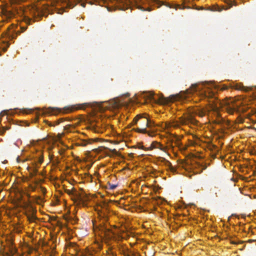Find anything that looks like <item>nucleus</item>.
<instances>
[{
	"label": "nucleus",
	"mask_w": 256,
	"mask_h": 256,
	"mask_svg": "<svg viewBox=\"0 0 256 256\" xmlns=\"http://www.w3.org/2000/svg\"><path fill=\"white\" fill-rule=\"evenodd\" d=\"M144 0H92L87 2L90 4H95L102 6V4H112L111 6H106L108 11L111 12L113 10H125L130 6H134L139 9H142V4Z\"/></svg>",
	"instance_id": "1"
},
{
	"label": "nucleus",
	"mask_w": 256,
	"mask_h": 256,
	"mask_svg": "<svg viewBox=\"0 0 256 256\" xmlns=\"http://www.w3.org/2000/svg\"><path fill=\"white\" fill-rule=\"evenodd\" d=\"M106 103V102H87L84 103L82 104H77L70 106H66L62 110L58 108H48V112L52 113L54 114H56L58 113L62 112L64 114L70 113L74 112L77 110H84L86 108L90 107L93 108L94 110L102 112L104 111L108 106H104V104Z\"/></svg>",
	"instance_id": "2"
},
{
	"label": "nucleus",
	"mask_w": 256,
	"mask_h": 256,
	"mask_svg": "<svg viewBox=\"0 0 256 256\" xmlns=\"http://www.w3.org/2000/svg\"><path fill=\"white\" fill-rule=\"evenodd\" d=\"M140 120H142V122L144 125H146V128H135L134 129V131L139 133L147 134L149 136H153L156 130V124L155 122L148 118L146 114H139L134 118L132 124L135 125L137 124L138 122Z\"/></svg>",
	"instance_id": "3"
},
{
	"label": "nucleus",
	"mask_w": 256,
	"mask_h": 256,
	"mask_svg": "<svg viewBox=\"0 0 256 256\" xmlns=\"http://www.w3.org/2000/svg\"><path fill=\"white\" fill-rule=\"evenodd\" d=\"M48 10H49L48 6H45L43 8H42L33 5L30 7L26 8L25 10H21L20 12H22V14L24 15V19L26 22L27 24H30L31 20L26 16L28 13L30 14L34 18H36L44 16V12Z\"/></svg>",
	"instance_id": "4"
},
{
	"label": "nucleus",
	"mask_w": 256,
	"mask_h": 256,
	"mask_svg": "<svg viewBox=\"0 0 256 256\" xmlns=\"http://www.w3.org/2000/svg\"><path fill=\"white\" fill-rule=\"evenodd\" d=\"M186 96H181L180 95L171 96L169 98H165L162 95L158 96V98L154 96L152 92H147L144 94V98L146 100H154L158 104H166L172 101L178 100L180 98H184Z\"/></svg>",
	"instance_id": "5"
},
{
	"label": "nucleus",
	"mask_w": 256,
	"mask_h": 256,
	"mask_svg": "<svg viewBox=\"0 0 256 256\" xmlns=\"http://www.w3.org/2000/svg\"><path fill=\"white\" fill-rule=\"evenodd\" d=\"M205 86L203 84H192L190 88L186 91L185 94H190L196 92H199L202 98H213L214 96V92L210 88H205Z\"/></svg>",
	"instance_id": "6"
},
{
	"label": "nucleus",
	"mask_w": 256,
	"mask_h": 256,
	"mask_svg": "<svg viewBox=\"0 0 256 256\" xmlns=\"http://www.w3.org/2000/svg\"><path fill=\"white\" fill-rule=\"evenodd\" d=\"M198 121L194 118L192 114H188L184 116L180 117L178 120H172L166 123V126L167 128L173 127L178 128L180 125H188L190 124L195 125Z\"/></svg>",
	"instance_id": "7"
},
{
	"label": "nucleus",
	"mask_w": 256,
	"mask_h": 256,
	"mask_svg": "<svg viewBox=\"0 0 256 256\" xmlns=\"http://www.w3.org/2000/svg\"><path fill=\"white\" fill-rule=\"evenodd\" d=\"M30 160L31 161L32 166H28L27 170L29 172L30 178H32L37 174L38 168L43 162L42 152H38L34 156L30 158Z\"/></svg>",
	"instance_id": "8"
},
{
	"label": "nucleus",
	"mask_w": 256,
	"mask_h": 256,
	"mask_svg": "<svg viewBox=\"0 0 256 256\" xmlns=\"http://www.w3.org/2000/svg\"><path fill=\"white\" fill-rule=\"evenodd\" d=\"M225 109L227 112L233 114L235 112H240L239 108L240 102H236L234 99L228 100L224 102Z\"/></svg>",
	"instance_id": "9"
},
{
	"label": "nucleus",
	"mask_w": 256,
	"mask_h": 256,
	"mask_svg": "<svg viewBox=\"0 0 256 256\" xmlns=\"http://www.w3.org/2000/svg\"><path fill=\"white\" fill-rule=\"evenodd\" d=\"M88 197L86 194L83 192H78L74 194V201H78L83 205H84L86 202L88 200Z\"/></svg>",
	"instance_id": "10"
},
{
	"label": "nucleus",
	"mask_w": 256,
	"mask_h": 256,
	"mask_svg": "<svg viewBox=\"0 0 256 256\" xmlns=\"http://www.w3.org/2000/svg\"><path fill=\"white\" fill-rule=\"evenodd\" d=\"M100 230L104 233L105 236L108 239L112 238L115 234V232L112 230L108 228L106 225L102 226Z\"/></svg>",
	"instance_id": "11"
},
{
	"label": "nucleus",
	"mask_w": 256,
	"mask_h": 256,
	"mask_svg": "<svg viewBox=\"0 0 256 256\" xmlns=\"http://www.w3.org/2000/svg\"><path fill=\"white\" fill-rule=\"evenodd\" d=\"M124 102H122V100L118 98H115L114 100H111L110 102V104L114 108H118L122 106Z\"/></svg>",
	"instance_id": "12"
},
{
	"label": "nucleus",
	"mask_w": 256,
	"mask_h": 256,
	"mask_svg": "<svg viewBox=\"0 0 256 256\" xmlns=\"http://www.w3.org/2000/svg\"><path fill=\"white\" fill-rule=\"evenodd\" d=\"M225 2L227 4V8H226V10L230 8L233 5H237L235 2H233L232 0H226ZM223 9H225V8H220L218 6H217L215 10L221 12Z\"/></svg>",
	"instance_id": "13"
},
{
	"label": "nucleus",
	"mask_w": 256,
	"mask_h": 256,
	"mask_svg": "<svg viewBox=\"0 0 256 256\" xmlns=\"http://www.w3.org/2000/svg\"><path fill=\"white\" fill-rule=\"evenodd\" d=\"M2 14L3 16L4 17V18H6V20L10 19L14 16V12L10 10H2Z\"/></svg>",
	"instance_id": "14"
},
{
	"label": "nucleus",
	"mask_w": 256,
	"mask_h": 256,
	"mask_svg": "<svg viewBox=\"0 0 256 256\" xmlns=\"http://www.w3.org/2000/svg\"><path fill=\"white\" fill-rule=\"evenodd\" d=\"M36 212L32 208V212L30 214H26L28 219L30 222H34L36 220V217L34 214Z\"/></svg>",
	"instance_id": "15"
},
{
	"label": "nucleus",
	"mask_w": 256,
	"mask_h": 256,
	"mask_svg": "<svg viewBox=\"0 0 256 256\" xmlns=\"http://www.w3.org/2000/svg\"><path fill=\"white\" fill-rule=\"evenodd\" d=\"M208 112V111L205 108L197 109L194 111V114L200 117L204 116Z\"/></svg>",
	"instance_id": "16"
},
{
	"label": "nucleus",
	"mask_w": 256,
	"mask_h": 256,
	"mask_svg": "<svg viewBox=\"0 0 256 256\" xmlns=\"http://www.w3.org/2000/svg\"><path fill=\"white\" fill-rule=\"evenodd\" d=\"M21 32H20L18 31L16 32L15 30H14L12 31H10L9 30V32H8V35L9 38H14L16 37L18 34H19Z\"/></svg>",
	"instance_id": "17"
},
{
	"label": "nucleus",
	"mask_w": 256,
	"mask_h": 256,
	"mask_svg": "<svg viewBox=\"0 0 256 256\" xmlns=\"http://www.w3.org/2000/svg\"><path fill=\"white\" fill-rule=\"evenodd\" d=\"M66 192L70 196H72V199L74 200V194L78 192L74 189L73 188L72 190H66Z\"/></svg>",
	"instance_id": "18"
},
{
	"label": "nucleus",
	"mask_w": 256,
	"mask_h": 256,
	"mask_svg": "<svg viewBox=\"0 0 256 256\" xmlns=\"http://www.w3.org/2000/svg\"><path fill=\"white\" fill-rule=\"evenodd\" d=\"M166 6L168 7H169L170 8H174L176 10H177L178 8H179V9H184V8H189L190 7H186V6H183L182 7L179 5V4H176V5H175L174 6H172V5H171L170 4H166Z\"/></svg>",
	"instance_id": "19"
},
{
	"label": "nucleus",
	"mask_w": 256,
	"mask_h": 256,
	"mask_svg": "<svg viewBox=\"0 0 256 256\" xmlns=\"http://www.w3.org/2000/svg\"><path fill=\"white\" fill-rule=\"evenodd\" d=\"M64 120V118H60L54 122L55 124H53L50 122H48V124L50 126H54V125H58V124H60V122H63Z\"/></svg>",
	"instance_id": "20"
},
{
	"label": "nucleus",
	"mask_w": 256,
	"mask_h": 256,
	"mask_svg": "<svg viewBox=\"0 0 256 256\" xmlns=\"http://www.w3.org/2000/svg\"><path fill=\"white\" fill-rule=\"evenodd\" d=\"M155 144H157L158 146V148H159V149H160V150H162V151H164V152H166V146H164L163 145H162V144H160L159 142H156Z\"/></svg>",
	"instance_id": "21"
},
{
	"label": "nucleus",
	"mask_w": 256,
	"mask_h": 256,
	"mask_svg": "<svg viewBox=\"0 0 256 256\" xmlns=\"http://www.w3.org/2000/svg\"><path fill=\"white\" fill-rule=\"evenodd\" d=\"M224 119L220 116H218L216 120V123L218 124H221L224 122Z\"/></svg>",
	"instance_id": "22"
},
{
	"label": "nucleus",
	"mask_w": 256,
	"mask_h": 256,
	"mask_svg": "<svg viewBox=\"0 0 256 256\" xmlns=\"http://www.w3.org/2000/svg\"><path fill=\"white\" fill-rule=\"evenodd\" d=\"M108 186H109V188L111 190H114L117 187V185L114 184H109Z\"/></svg>",
	"instance_id": "23"
},
{
	"label": "nucleus",
	"mask_w": 256,
	"mask_h": 256,
	"mask_svg": "<svg viewBox=\"0 0 256 256\" xmlns=\"http://www.w3.org/2000/svg\"><path fill=\"white\" fill-rule=\"evenodd\" d=\"M138 123L139 125L140 126V128H146V125H144V123L142 122V120H138Z\"/></svg>",
	"instance_id": "24"
},
{
	"label": "nucleus",
	"mask_w": 256,
	"mask_h": 256,
	"mask_svg": "<svg viewBox=\"0 0 256 256\" xmlns=\"http://www.w3.org/2000/svg\"><path fill=\"white\" fill-rule=\"evenodd\" d=\"M88 144H90V142L86 140H84L82 142L80 145L82 146H86Z\"/></svg>",
	"instance_id": "25"
},
{
	"label": "nucleus",
	"mask_w": 256,
	"mask_h": 256,
	"mask_svg": "<svg viewBox=\"0 0 256 256\" xmlns=\"http://www.w3.org/2000/svg\"><path fill=\"white\" fill-rule=\"evenodd\" d=\"M60 162V161L56 159L52 162L54 166L58 165Z\"/></svg>",
	"instance_id": "26"
},
{
	"label": "nucleus",
	"mask_w": 256,
	"mask_h": 256,
	"mask_svg": "<svg viewBox=\"0 0 256 256\" xmlns=\"http://www.w3.org/2000/svg\"><path fill=\"white\" fill-rule=\"evenodd\" d=\"M30 190L34 192L36 190V186L30 184Z\"/></svg>",
	"instance_id": "27"
},
{
	"label": "nucleus",
	"mask_w": 256,
	"mask_h": 256,
	"mask_svg": "<svg viewBox=\"0 0 256 256\" xmlns=\"http://www.w3.org/2000/svg\"><path fill=\"white\" fill-rule=\"evenodd\" d=\"M156 142H152V145H151V146L152 148H158V146L157 144H155L156 143Z\"/></svg>",
	"instance_id": "28"
},
{
	"label": "nucleus",
	"mask_w": 256,
	"mask_h": 256,
	"mask_svg": "<svg viewBox=\"0 0 256 256\" xmlns=\"http://www.w3.org/2000/svg\"><path fill=\"white\" fill-rule=\"evenodd\" d=\"M20 28L22 30V32H24L26 30L27 27H26V26H21Z\"/></svg>",
	"instance_id": "29"
},
{
	"label": "nucleus",
	"mask_w": 256,
	"mask_h": 256,
	"mask_svg": "<svg viewBox=\"0 0 256 256\" xmlns=\"http://www.w3.org/2000/svg\"><path fill=\"white\" fill-rule=\"evenodd\" d=\"M230 243L232 244H240V242H236V241H234V240H232L230 242Z\"/></svg>",
	"instance_id": "30"
},
{
	"label": "nucleus",
	"mask_w": 256,
	"mask_h": 256,
	"mask_svg": "<svg viewBox=\"0 0 256 256\" xmlns=\"http://www.w3.org/2000/svg\"><path fill=\"white\" fill-rule=\"evenodd\" d=\"M216 148V146L212 144L211 146H210V150H212L213 148Z\"/></svg>",
	"instance_id": "31"
},
{
	"label": "nucleus",
	"mask_w": 256,
	"mask_h": 256,
	"mask_svg": "<svg viewBox=\"0 0 256 256\" xmlns=\"http://www.w3.org/2000/svg\"><path fill=\"white\" fill-rule=\"evenodd\" d=\"M228 88V87L226 86H224L222 88H221V90H224Z\"/></svg>",
	"instance_id": "32"
},
{
	"label": "nucleus",
	"mask_w": 256,
	"mask_h": 256,
	"mask_svg": "<svg viewBox=\"0 0 256 256\" xmlns=\"http://www.w3.org/2000/svg\"><path fill=\"white\" fill-rule=\"evenodd\" d=\"M16 160H17V162H20L21 160V159L20 158L19 156H18V157L17 158Z\"/></svg>",
	"instance_id": "33"
},
{
	"label": "nucleus",
	"mask_w": 256,
	"mask_h": 256,
	"mask_svg": "<svg viewBox=\"0 0 256 256\" xmlns=\"http://www.w3.org/2000/svg\"><path fill=\"white\" fill-rule=\"evenodd\" d=\"M34 184H38V182L37 180H34V182H33Z\"/></svg>",
	"instance_id": "34"
},
{
	"label": "nucleus",
	"mask_w": 256,
	"mask_h": 256,
	"mask_svg": "<svg viewBox=\"0 0 256 256\" xmlns=\"http://www.w3.org/2000/svg\"><path fill=\"white\" fill-rule=\"evenodd\" d=\"M236 88L238 89V90H241L242 89V86H240V87L237 86Z\"/></svg>",
	"instance_id": "35"
},
{
	"label": "nucleus",
	"mask_w": 256,
	"mask_h": 256,
	"mask_svg": "<svg viewBox=\"0 0 256 256\" xmlns=\"http://www.w3.org/2000/svg\"><path fill=\"white\" fill-rule=\"evenodd\" d=\"M125 96H126V97H127V98H128V96H130V94H128V93H127V94H125Z\"/></svg>",
	"instance_id": "36"
},
{
	"label": "nucleus",
	"mask_w": 256,
	"mask_h": 256,
	"mask_svg": "<svg viewBox=\"0 0 256 256\" xmlns=\"http://www.w3.org/2000/svg\"><path fill=\"white\" fill-rule=\"evenodd\" d=\"M170 166L172 170H174V168L172 166Z\"/></svg>",
	"instance_id": "37"
},
{
	"label": "nucleus",
	"mask_w": 256,
	"mask_h": 256,
	"mask_svg": "<svg viewBox=\"0 0 256 256\" xmlns=\"http://www.w3.org/2000/svg\"><path fill=\"white\" fill-rule=\"evenodd\" d=\"M28 160L27 159L24 160H22V162H26V160Z\"/></svg>",
	"instance_id": "38"
},
{
	"label": "nucleus",
	"mask_w": 256,
	"mask_h": 256,
	"mask_svg": "<svg viewBox=\"0 0 256 256\" xmlns=\"http://www.w3.org/2000/svg\"><path fill=\"white\" fill-rule=\"evenodd\" d=\"M139 148L142 149V148H143V146H142L140 147Z\"/></svg>",
	"instance_id": "39"
},
{
	"label": "nucleus",
	"mask_w": 256,
	"mask_h": 256,
	"mask_svg": "<svg viewBox=\"0 0 256 256\" xmlns=\"http://www.w3.org/2000/svg\"><path fill=\"white\" fill-rule=\"evenodd\" d=\"M166 162H168L171 165L170 163L168 161H166Z\"/></svg>",
	"instance_id": "40"
},
{
	"label": "nucleus",
	"mask_w": 256,
	"mask_h": 256,
	"mask_svg": "<svg viewBox=\"0 0 256 256\" xmlns=\"http://www.w3.org/2000/svg\"><path fill=\"white\" fill-rule=\"evenodd\" d=\"M82 6H83V7H84L85 6V4H82Z\"/></svg>",
	"instance_id": "41"
},
{
	"label": "nucleus",
	"mask_w": 256,
	"mask_h": 256,
	"mask_svg": "<svg viewBox=\"0 0 256 256\" xmlns=\"http://www.w3.org/2000/svg\"><path fill=\"white\" fill-rule=\"evenodd\" d=\"M20 12H18V13L19 14H20Z\"/></svg>",
	"instance_id": "42"
},
{
	"label": "nucleus",
	"mask_w": 256,
	"mask_h": 256,
	"mask_svg": "<svg viewBox=\"0 0 256 256\" xmlns=\"http://www.w3.org/2000/svg\"><path fill=\"white\" fill-rule=\"evenodd\" d=\"M28 197H30V194H28Z\"/></svg>",
	"instance_id": "43"
}]
</instances>
